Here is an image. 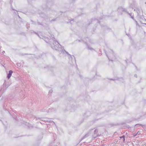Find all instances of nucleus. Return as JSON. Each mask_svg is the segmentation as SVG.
Wrapping results in <instances>:
<instances>
[{"label": "nucleus", "mask_w": 146, "mask_h": 146, "mask_svg": "<svg viewBox=\"0 0 146 146\" xmlns=\"http://www.w3.org/2000/svg\"><path fill=\"white\" fill-rule=\"evenodd\" d=\"M98 75H97V74H96V75L95 76H94V77L95 78H97V77H98Z\"/></svg>", "instance_id": "nucleus-12"}, {"label": "nucleus", "mask_w": 146, "mask_h": 146, "mask_svg": "<svg viewBox=\"0 0 146 146\" xmlns=\"http://www.w3.org/2000/svg\"><path fill=\"white\" fill-rule=\"evenodd\" d=\"M89 136V133H87L81 139V140L85 139V138L88 137Z\"/></svg>", "instance_id": "nucleus-5"}, {"label": "nucleus", "mask_w": 146, "mask_h": 146, "mask_svg": "<svg viewBox=\"0 0 146 146\" xmlns=\"http://www.w3.org/2000/svg\"><path fill=\"white\" fill-rule=\"evenodd\" d=\"M33 146H39L38 144H37L36 145H34Z\"/></svg>", "instance_id": "nucleus-16"}, {"label": "nucleus", "mask_w": 146, "mask_h": 146, "mask_svg": "<svg viewBox=\"0 0 146 146\" xmlns=\"http://www.w3.org/2000/svg\"><path fill=\"white\" fill-rule=\"evenodd\" d=\"M91 113L90 111H87L84 114V116L85 117H88L90 115Z\"/></svg>", "instance_id": "nucleus-4"}, {"label": "nucleus", "mask_w": 146, "mask_h": 146, "mask_svg": "<svg viewBox=\"0 0 146 146\" xmlns=\"http://www.w3.org/2000/svg\"><path fill=\"white\" fill-rule=\"evenodd\" d=\"M0 121H2V123H3V121H2L1 119H0Z\"/></svg>", "instance_id": "nucleus-22"}, {"label": "nucleus", "mask_w": 146, "mask_h": 146, "mask_svg": "<svg viewBox=\"0 0 146 146\" xmlns=\"http://www.w3.org/2000/svg\"><path fill=\"white\" fill-rule=\"evenodd\" d=\"M42 121H45V120H42Z\"/></svg>", "instance_id": "nucleus-24"}, {"label": "nucleus", "mask_w": 146, "mask_h": 146, "mask_svg": "<svg viewBox=\"0 0 146 146\" xmlns=\"http://www.w3.org/2000/svg\"><path fill=\"white\" fill-rule=\"evenodd\" d=\"M80 76L81 77V76H80Z\"/></svg>", "instance_id": "nucleus-25"}, {"label": "nucleus", "mask_w": 146, "mask_h": 146, "mask_svg": "<svg viewBox=\"0 0 146 146\" xmlns=\"http://www.w3.org/2000/svg\"><path fill=\"white\" fill-rule=\"evenodd\" d=\"M11 115V114L10 113H9Z\"/></svg>", "instance_id": "nucleus-26"}, {"label": "nucleus", "mask_w": 146, "mask_h": 146, "mask_svg": "<svg viewBox=\"0 0 146 146\" xmlns=\"http://www.w3.org/2000/svg\"><path fill=\"white\" fill-rule=\"evenodd\" d=\"M134 76L136 78H137V74H135L134 75Z\"/></svg>", "instance_id": "nucleus-14"}, {"label": "nucleus", "mask_w": 146, "mask_h": 146, "mask_svg": "<svg viewBox=\"0 0 146 146\" xmlns=\"http://www.w3.org/2000/svg\"><path fill=\"white\" fill-rule=\"evenodd\" d=\"M14 119H16L15 118H14Z\"/></svg>", "instance_id": "nucleus-23"}, {"label": "nucleus", "mask_w": 146, "mask_h": 146, "mask_svg": "<svg viewBox=\"0 0 146 146\" xmlns=\"http://www.w3.org/2000/svg\"><path fill=\"white\" fill-rule=\"evenodd\" d=\"M137 135V134H135V135H134V136L135 137V136L136 135Z\"/></svg>", "instance_id": "nucleus-20"}, {"label": "nucleus", "mask_w": 146, "mask_h": 146, "mask_svg": "<svg viewBox=\"0 0 146 146\" xmlns=\"http://www.w3.org/2000/svg\"><path fill=\"white\" fill-rule=\"evenodd\" d=\"M52 90H50V91H49V93H52Z\"/></svg>", "instance_id": "nucleus-13"}, {"label": "nucleus", "mask_w": 146, "mask_h": 146, "mask_svg": "<svg viewBox=\"0 0 146 146\" xmlns=\"http://www.w3.org/2000/svg\"><path fill=\"white\" fill-rule=\"evenodd\" d=\"M119 78H108V79L110 80H117Z\"/></svg>", "instance_id": "nucleus-7"}, {"label": "nucleus", "mask_w": 146, "mask_h": 146, "mask_svg": "<svg viewBox=\"0 0 146 146\" xmlns=\"http://www.w3.org/2000/svg\"><path fill=\"white\" fill-rule=\"evenodd\" d=\"M12 74H7V78L8 79H9L12 75Z\"/></svg>", "instance_id": "nucleus-8"}, {"label": "nucleus", "mask_w": 146, "mask_h": 146, "mask_svg": "<svg viewBox=\"0 0 146 146\" xmlns=\"http://www.w3.org/2000/svg\"><path fill=\"white\" fill-rule=\"evenodd\" d=\"M140 126H141L142 127H143V125L142 124H136L135 125V127L136 128V127H139Z\"/></svg>", "instance_id": "nucleus-6"}, {"label": "nucleus", "mask_w": 146, "mask_h": 146, "mask_svg": "<svg viewBox=\"0 0 146 146\" xmlns=\"http://www.w3.org/2000/svg\"><path fill=\"white\" fill-rule=\"evenodd\" d=\"M137 134H140V132L139 131H138Z\"/></svg>", "instance_id": "nucleus-17"}, {"label": "nucleus", "mask_w": 146, "mask_h": 146, "mask_svg": "<svg viewBox=\"0 0 146 146\" xmlns=\"http://www.w3.org/2000/svg\"><path fill=\"white\" fill-rule=\"evenodd\" d=\"M98 130L96 129L94 131V134L93 135L92 137L94 139H95L99 135L98 134Z\"/></svg>", "instance_id": "nucleus-3"}, {"label": "nucleus", "mask_w": 146, "mask_h": 146, "mask_svg": "<svg viewBox=\"0 0 146 146\" xmlns=\"http://www.w3.org/2000/svg\"><path fill=\"white\" fill-rule=\"evenodd\" d=\"M125 141V137H124L123 138V141Z\"/></svg>", "instance_id": "nucleus-19"}, {"label": "nucleus", "mask_w": 146, "mask_h": 146, "mask_svg": "<svg viewBox=\"0 0 146 146\" xmlns=\"http://www.w3.org/2000/svg\"><path fill=\"white\" fill-rule=\"evenodd\" d=\"M46 110L45 109H42L40 110V111L41 112H46Z\"/></svg>", "instance_id": "nucleus-9"}, {"label": "nucleus", "mask_w": 146, "mask_h": 146, "mask_svg": "<svg viewBox=\"0 0 146 146\" xmlns=\"http://www.w3.org/2000/svg\"><path fill=\"white\" fill-rule=\"evenodd\" d=\"M23 124L25 125V127L28 129H31L33 127L32 125L29 124V123L24 122Z\"/></svg>", "instance_id": "nucleus-1"}, {"label": "nucleus", "mask_w": 146, "mask_h": 146, "mask_svg": "<svg viewBox=\"0 0 146 146\" xmlns=\"http://www.w3.org/2000/svg\"><path fill=\"white\" fill-rule=\"evenodd\" d=\"M124 137H125V136L124 135H123V136L119 137L120 139L123 138Z\"/></svg>", "instance_id": "nucleus-10"}, {"label": "nucleus", "mask_w": 146, "mask_h": 146, "mask_svg": "<svg viewBox=\"0 0 146 146\" xmlns=\"http://www.w3.org/2000/svg\"><path fill=\"white\" fill-rule=\"evenodd\" d=\"M100 119V118L98 119H94V122H95L96 121L98 120V119Z\"/></svg>", "instance_id": "nucleus-11"}, {"label": "nucleus", "mask_w": 146, "mask_h": 146, "mask_svg": "<svg viewBox=\"0 0 146 146\" xmlns=\"http://www.w3.org/2000/svg\"><path fill=\"white\" fill-rule=\"evenodd\" d=\"M53 136H54V137L56 136V134H54Z\"/></svg>", "instance_id": "nucleus-18"}, {"label": "nucleus", "mask_w": 146, "mask_h": 146, "mask_svg": "<svg viewBox=\"0 0 146 146\" xmlns=\"http://www.w3.org/2000/svg\"><path fill=\"white\" fill-rule=\"evenodd\" d=\"M104 144H103V145H102V146H104Z\"/></svg>", "instance_id": "nucleus-21"}, {"label": "nucleus", "mask_w": 146, "mask_h": 146, "mask_svg": "<svg viewBox=\"0 0 146 146\" xmlns=\"http://www.w3.org/2000/svg\"><path fill=\"white\" fill-rule=\"evenodd\" d=\"M42 138V137H41V139Z\"/></svg>", "instance_id": "nucleus-27"}, {"label": "nucleus", "mask_w": 146, "mask_h": 146, "mask_svg": "<svg viewBox=\"0 0 146 146\" xmlns=\"http://www.w3.org/2000/svg\"><path fill=\"white\" fill-rule=\"evenodd\" d=\"M13 73V71L12 70H10L9 71V73Z\"/></svg>", "instance_id": "nucleus-15"}, {"label": "nucleus", "mask_w": 146, "mask_h": 146, "mask_svg": "<svg viewBox=\"0 0 146 146\" xmlns=\"http://www.w3.org/2000/svg\"><path fill=\"white\" fill-rule=\"evenodd\" d=\"M79 100L81 99L82 100H83V98H84L85 100H86L87 101L89 100H87V99H90V97L89 96H87L86 97L85 96H80L78 98Z\"/></svg>", "instance_id": "nucleus-2"}]
</instances>
